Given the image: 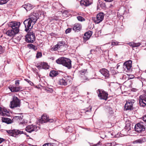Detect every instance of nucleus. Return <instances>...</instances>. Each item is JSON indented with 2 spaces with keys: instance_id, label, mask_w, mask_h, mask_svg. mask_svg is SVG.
<instances>
[{
  "instance_id": "nucleus-54",
  "label": "nucleus",
  "mask_w": 146,
  "mask_h": 146,
  "mask_svg": "<svg viewBox=\"0 0 146 146\" xmlns=\"http://www.w3.org/2000/svg\"><path fill=\"white\" fill-rule=\"evenodd\" d=\"M3 111L2 108L1 107L0 108V114H2V111Z\"/></svg>"
},
{
  "instance_id": "nucleus-32",
  "label": "nucleus",
  "mask_w": 146,
  "mask_h": 146,
  "mask_svg": "<svg viewBox=\"0 0 146 146\" xmlns=\"http://www.w3.org/2000/svg\"><path fill=\"white\" fill-rule=\"evenodd\" d=\"M42 69H48L49 68V66L46 63H42Z\"/></svg>"
},
{
  "instance_id": "nucleus-60",
  "label": "nucleus",
  "mask_w": 146,
  "mask_h": 146,
  "mask_svg": "<svg viewBox=\"0 0 146 146\" xmlns=\"http://www.w3.org/2000/svg\"><path fill=\"white\" fill-rule=\"evenodd\" d=\"M51 36H52V34H51Z\"/></svg>"
},
{
  "instance_id": "nucleus-7",
  "label": "nucleus",
  "mask_w": 146,
  "mask_h": 146,
  "mask_svg": "<svg viewBox=\"0 0 146 146\" xmlns=\"http://www.w3.org/2000/svg\"><path fill=\"white\" fill-rule=\"evenodd\" d=\"M135 129L136 131L138 132H141L144 131L145 127L142 122H140L135 125Z\"/></svg>"
},
{
  "instance_id": "nucleus-39",
  "label": "nucleus",
  "mask_w": 146,
  "mask_h": 146,
  "mask_svg": "<svg viewBox=\"0 0 146 146\" xmlns=\"http://www.w3.org/2000/svg\"><path fill=\"white\" fill-rule=\"evenodd\" d=\"M125 129L128 130V131H129L131 129L130 124H127L125 127Z\"/></svg>"
},
{
  "instance_id": "nucleus-56",
  "label": "nucleus",
  "mask_w": 146,
  "mask_h": 146,
  "mask_svg": "<svg viewBox=\"0 0 146 146\" xmlns=\"http://www.w3.org/2000/svg\"><path fill=\"white\" fill-rule=\"evenodd\" d=\"M108 146H111V143H107Z\"/></svg>"
},
{
  "instance_id": "nucleus-30",
  "label": "nucleus",
  "mask_w": 146,
  "mask_h": 146,
  "mask_svg": "<svg viewBox=\"0 0 146 146\" xmlns=\"http://www.w3.org/2000/svg\"><path fill=\"white\" fill-rule=\"evenodd\" d=\"M27 46L29 48V49H33L35 51L37 49V48L34 45L32 44H28Z\"/></svg>"
},
{
  "instance_id": "nucleus-18",
  "label": "nucleus",
  "mask_w": 146,
  "mask_h": 146,
  "mask_svg": "<svg viewBox=\"0 0 146 146\" xmlns=\"http://www.w3.org/2000/svg\"><path fill=\"white\" fill-rule=\"evenodd\" d=\"M82 28V26L79 23H76L74 25L73 28V30L76 32H78L80 31Z\"/></svg>"
},
{
  "instance_id": "nucleus-11",
  "label": "nucleus",
  "mask_w": 146,
  "mask_h": 146,
  "mask_svg": "<svg viewBox=\"0 0 146 146\" xmlns=\"http://www.w3.org/2000/svg\"><path fill=\"white\" fill-rule=\"evenodd\" d=\"M133 102L130 100L128 102H127L124 106L125 110H131L133 109Z\"/></svg>"
},
{
  "instance_id": "nucleus-6",
  "label": "nucleus",
  "mask_w": 146,
  "mask_h": 146,
  "mask_svg": "<svg viewBox=\"0 0 146 146\" xmlns=\"http://www.w3.org/2000/svg\"><path fill=\"white\" fill-rule=\"evenodd\" d=\"M20 100L16 96L13 97V100L11 102L10 104V107L11 108L20 106Z\"/></svg>"
},
{
  "instance_id": "nucleus-46",
  "label": "nucleus",
  "mask_w": 146,
  "mask_h": 146,
  "mask_svg": "<svg viewBox=\"0 0 146 146\" xmlns=\"http://www.w3.org/2000/svg\"><path fill=\"white\" fill-rule=\"evenodd\" d=\"M54 121V119H49L48 117V122H52Z\"/></svg>"
},
{
  "instance_id": "nucleus-19",
  "label": "nucleus",
  "mask_w": 146,
  "mask_h": 146,
  "mask_svg": "<svg viewBox=\"0 0 146 146\" xmlns=\"http://www.w3.org/2000/svg\"><path fill=\"white\" fill-rule=\"evenodd\" d=\"M22 7L25 8L27 11H30L33 8V6L30 3H27L23 5Z\"/></svg>"
},
{
  "instance_id": "nucleus-10",
  "label": "nucleus",
  "mask_w": 146,
  "mask_h": 146,
  "mask_svg": "<svg viewBox=\"0 0 146 146\" xmlns=\"http://www.w3.org/2000/svg\"><path fill=\"white\" fill-rule=\"evenodd\" d=\"M71 62L72 61L70 59L66 58L63 66L70 69L72 68Z\"/></svg>"
},
{
  "instance_id": "nucleus-49",
  "label": "nucleus",
  "mask_w": 146,
  "mask_h": 146,
  "mask_svg": "<svg viewBox=\"0 0 146 146\" xmlns=\"http://www.w3.org/2000/svg\"><path fill=\"white\" fill-rule=\"evenodd\" d=\"M143 121L146 123V115H144L142 117Z\"/></svg>"
},
{
  "instance_id": "nucleus-24",
  "label": "nucleus",
  "mask_w": 146,
  "mask_h": 146,
  "mask_svg": "<svg viewBox=\"0 0 146 146\" xmlns=\"http://www.w3.org/2000/svg\"><path fill=\"white\" fill-rule=\"evenodd\" d=\"M66 82L67 85H70L72 82V78L70 76H65L64 77Z\"/></svg>"
},
{
  "instance_id": "nucleus-26",
  "label": "nucleus",
  "mask_w": 146,
  "mask_h": 146,
  "mask_svg": "<svg viewBox=\"0 0 146 146\" xmlns=\"http://www.w3.org/2000/svg\"><path fill=\"white\" fill-rule=\"evenodd\" d=\"M59 83L60 84V85H64V86H66L67 85L64 77L59 80Z\"/></svg>"
},
{
  "instance_id": "nucleus-17",
  "label": "nucleus",
  "mask_w": 146,
  "mask_h": 146,
  "mask_svg": "<svg viewBox=\"0 0 146 146\" xmlns=\"http://www.w3.org/2000/svg\"><path fill=\"white\" fill-rule=\"evenodd\" d=\"M9 88L11 92H18L20 90L22 91L21 90L22 89V88L20 86L17 87L15 86H13L9 87Z\"/></svg>"
},
{
  "instance_id": "nucleus-50",
  "label": "nucleus",
  "mask_w": 146,
  "mask_h": 146,
  "mask_svg": "<svg viewBox=\"0 0 146 146\" xmlns=\"http://www.w3.org/2000/svg\"><path fill=\"white\" fill-rule=\"evenodd\" d=\"M37 67L38 68V69H40L41 68H42V63L40 64V65L37 66Z\"/></svg>"
},
{
  "instance_id": "nucleus-47",
  "label": "nucleus",
  "mask_w": 146,
  "mask_h": 146,
  "mask_svg": "<svg viewBox=\"0 0 146 146\" xmlns=\"http://www.w3.org/2000/svg\"><path fill=\"white\" fill-rule=\"evenodd\" d=\"M109 113L110 114H112L113 113V112L111 108H110L109 109Z\"/></svg>"
},
{
  "instance_id": "nucleus-23",
  "label": "nucleus",
  "mask_w": 146,
  "mask_h": 146,
  "mask_svg": "<svg viewBox=\"0 0 146 146\" xmlns=\"http://www.w3.org/2000/svg\"><path fill=\"white\" fill-rule=\"evenodd\" d=\"M145 141V137H143L138 139L136 140L133 141V144L142 143Z\"/></svg>"
},
{
  "instance_id": "nucleus-9",
  "label": "nucleus",
  "mask_w": 146,
  "mask_h": 146,
  "mask_svg": "<svg viewBox=\"0 0 146 146\" xmlns=\"http://www.w3.org/2000/svg\"><path fill=\"white\" fill-rule=\"evenodd\" d=\"M38 127L36 125H32L27 126L25 128L26 130L28 132L31 133L38 130Z\"/></svg>"
},
{
  "instance_id": "nucleus-53",
  "label": "nucleus",
  "mask_w": 146,
  "mask_h": 146,
  "mask_svg": "<svg viewBox=\"0 0 146 146\" xmlns=\"http://www.w3.org/2000/svg\"><path fill=\"white\" fill-rule=\"evenodd\" d=\"M106 2H111L113 1V0H104Z\"/></svg>"
},
{
  "instance_id": "nucleus-27",
  "label": "nucleus",
  "mask_w": 146,
  "mask_h": 146,
  "mask_svg": "<svg viewBox=\"0 0 146 146\" xmlns=\"http://www.w3.org/2000/svg\"><path fill=\"white\" fill-rule=\"evenodd\" d=\"M3 121L7 124H9L12 123V121L10 119L5 117L3 118Z\"/></svg>"
},
{
  "instance_id": "nucleus-25",
  "label": "nucleus",
  "mask_w": 146,
  "mask_h": 146,
  "mask_svg": "<svg viewBox=\"0 0 146 146\" xmlns=\"http://www.w3.org/2000/svg\"><path fill=\"white\" fill-rule=\"evenodd\" d=\"M58 74L57 71L53 70L50 71L49 75L50 76L53 77L57 76Z\"/></svg>"
},
{
  "instance_id": "nucleus-14",
  "label": "nucleus",
  "mask_w": 146,
  "mask_h": 146,
  "mask_svg": "<svg viewBox=\"0 0 146 146\" xmlns=\"http://www.w3.org/2000/svg\"><path fill=\"white\" fill-rule=\"evenodd\" d=\"M92 31H88L83 36L84 41L86 42L89 40L92 35Z\"/></svg>"
},
{
  "instance_id": "nucleus-16",
  "label": "nucleus",
  "mask_w": 146,
  "mask_h": 146,
  "mask_svg": "<svg viewBox=\"0 0 146 146\" xmlns=\"http://www.w3.org/2000/svg\"><path fill=\"white\" fill-rule=\"evenodd\" d=\"M100 72L104 76L108 78L110 76L109 71L106 69L102 68L100 69Z\"/></svg>"
},
{
  "instance_id": "nucleus-2",
  "label": "nucleus",
  "mask_w": 146,
  "mask_h": 146,
  "mask_svg": "<svg viewBox=\"0 0 146 146\" xmlns=\"http://www.w3.org/2000/svg\"><path fill=\"white\" fill-rule=\"evenodd\" d=\"M6 131L9 135L16 137L24 133L23 131H21L19 129H13L6 130Z\"/></svg>"
},
{
  "instance_id": "nucleus-51",
  "label": "nucleus",
  "mask_w": 146,
  "mask_h": 146,
  "mask_svg": "<svg viewBox=\"0 0 146 146\" xmlns=\"http://www.w3.org/2000/svg\"><path fill=\"white\" fill-rule=\"evenodd\" d=\"M5 140L4 139L0 137V143H1Z\"/></svg>"
},
{
  "instance_id": "nucleus-1",
  "label": "nucleus",
  "mask_w": 146,
  "mask_h": 146,
  "mask_svg": "<svg viewBox=\"0 0 146 146\" xmlns=\"http://www.w3.org/2000/svg\"><path fill=\"white\" fill-rule=\"evenodd\" d=\"M39 18L37 13H33L31 14L29 18L23 22L25 28V31L26 32L31 31Z\"/></svg>"
},
{
  "instance_id": "nucleus-37",
  "label": "nucleus",
  "mask_w": 146,
  "mask_h": 146,
  "mask_svg": "<svg viewBox=\"0 0 146 146\" xmlns=\"http://www.w3.org/2000/svg\"><path fill=\"white\" fill-rule=\"evenodd\" d=\"M86 71L87 70L82 69V70H80L79 71V72L80 74L82 75H84L86 73Z\"/></svg>"
},
{
  "instance_id": "nucleus-13",
  "label": "nucleus",
  "mask_w": 146,
  "mask_h": 146,
  "mask_svg": "<svg viewBox=\"0 0 146 146\" xmlns=\"http://www.w3.org/2000/svg\"><path fill=\"white\" fill-rule=\"evenodd\" d=\"M18 32L13 29L9 30L6 33V34L9 36L13 37Z\"/></svg>"
},
{
  "instance_id": "nucleus-45",
  "label": "nucleus",
  "mask_w": 146,
  "mask_h": 146,
  "mask_svg": "<svg viewBox=\"0 0 146 146\" xmlns=\"http://www.w3.org/2000/svg\"><path fill=\"white\" fill-rule=\"evenodd\" d=\"M47 91L49 92L50 93H52L53 91V90L52 88H48L46 89Z\"/></svg>"
},
{
  "instance_id": "nucleus-61",
  "label": "nucleus",
  "mask_w": 146,
  "mask_h": 146,
  "mask_svg": "<svg viewBox=\"0 0 146 146\" xmlns=\"http://www.w3.org/2000/svg\"><path fill=\"white\" fill-rule=\"evenodd\" d=\"M96 146V145H94V146Z\"/></svg>"
},
{
  "instance_id": "nucleus-35",
  "label": "nucleus",
  "mask_w": 146,
  "mask_h": 146,
  "mask_svg": "<svg viewBox=\"0 0 146 146\" xmlns=\"http://www.w3.org/2000/svg\"><path fill=\"white\" fill-rule=\"evenodd\" d=\"M9 0H0V5L6 3Z\"/></svg>"
},
{
  "instance_id": "nucleus-55",
  "label": "nucleus",
  "mask_w": 146,
  "mask_h": 146,
  "mask_svg": "<svg viewBox=\"0 0 146 146\" xmlns=\"http://www.w3.org/2000/svg\"><path fill=\"white\" fill-rule=\"evenodd\" d=\"M29 83L30 84L31 86H32L33 84V83L30 81V82H29Z\"/></svg>"
},
{
  "instance_id": "nucleus-22",
  "label": "nucleus",
  "mask_w": 146,
  "mask_h": 146,
  "mask_svg": "<svg viewBox=\"0 0 146 146\" xmlns=\"http://www.w3.org/2000/svg\"><path fill=\"white\" fill-rule=\"evenodd\" d=\"M66 58L60 57L56 60V62L59 64H62L63 65L65 59Z\"/></svg>"
},
{
  "instance_id": "nucleus-12",
  "label": "nucleus",
  "mask_w": 146,
  "mask_h": 146,
  "mask_svg": "<svg viewBox=\"0 0 146 146\" xmlns=\"http://www.w3.org/2000/svg\"><path fill=\"white\" fill-rule=\"evenodd\" d=\"M104 14L102 13H100L97 14L96 16V19L95 21L96 23H99L101 22L103 19Z\"/></svg>"
},
{
  "instance_id": "nucleus-62",
  "label": "nucleus",
  "mask_w": 146,
  "mask_h": 146,
  "mask_svg": "<svg viewBox=\"0 0 146 146\" xmlns=\"http://www.w3.org/2000/svg\"><path fill=\"white\" fill-rule=\"evenodd\" d=\"M0 146H3V145H0Z\"/></svg>"
},
{
  "instance_id": "nucleus-41",
  "label": "nucleus",
  "mask_w": 146,
  "mask_h": 146,
  "mask_svg": "<svg viewBox=\"0 0 146 146\" xmlns=\"http://www.w3.org/2000/svg\"><path fill=\"white\" fill-rule=\"evenodd\" d=\"M42 56V53L41 52H38L36 55V57L37 58H38Z\"/></svg>"
},
{
  "instance_id": "nucleus-59",
  "label": "nucleus",
  "mask_w": 146,
  "mask_h": 146,
  "mask_svg": "<svg viewBox=\"0 0 146 146\" xmlns=\"http://www.w3.org/2000/svg\"><path fill=\"white\" fill-rule=\"evenodd\" d=\"M86 80H88V78H87L86 77Z\"/></svg>"
},
{
  "instance_id": "nucleus-43",
  "label": "nucleus",
  "mask_w": 146,
  "mask_h": 146,
  "mask_svg": "<svg viewBox=\"0 0 146 146\" xmlns=\"http://www.w3.org/2000/svg\"><path fill=\"white\" fill-rule=\"evenodd\" d=\"M72 31V29L71 28H68L65 31V33L66 34H68V33H70Z\"/></svg>"
},
{
  "instance_id": "nucleus-8",
  "label": "nucleus",
  "mask_w": 146,
  "mask_h": 146,
  "mask_svg": "<svg viewBox=\"0 0 146 146\" xmlns=\"http://www.w3.org/2000/svg\"><path fill=\"white\" fill-rule=\"evenodd\" d=\"M132 61L129 60L125 62L123 64V68L125 70H127V72H129L132 67Z\"/></svg>"
},
{
  "instance_id": "nucleus-44",
  "label": "nucleus",
  "mask_w": 146,
  "mask_h": 146,
  "mask_svg": "<svg viewBox=\"0 0 146 146\" xmlns=\"http://www.w3.org/2000/svg\"><path fill=\"white\" fill-rule=\"evenodd\" d=\"M67 129L68 130V131L69 132H72V128L71 127L68 126L67 127Z\"/></svg>"
},
{
  "instance_id": "nucleus-33",
  "label": "nucleus",
  "mask_w": 146,
  "mask_h": 146,
  "mask_svg": "<svg viewBox=\"0 0 146 146\" xmlns=\"http://www.w3.org/2000/svg\"><path fill=\"white\" fill-rule=\"evenodd\" d=\"M23 116H14L13 117V120L14 119L16 120H21L23 119Z\"/></svg>"
},
{
  "instance_id": "nucleus-36",
  "label": "nucleus",
  "mask_w": 146,
  "mask_h": 146,
  "mask_svg": "<svg viewBox=\"0 0 146 146\" xmlns=\"http://www.w3.org/2000/svg\"><path fill=\"white\" fill-rule=\"evenodd\" d=\"M2 110H3V111H2V115H3L4 116L5 114H6L4 112L7 113H9V111L6 109H3Z\"/></svg>"
},
{
  "instance_id": "nucleus-58",
  "label": "nucleus",
  "mask_w": 146,
  "mask_h": 146,
  "mask_svg": "<svg viewBox=\"0 0 146 146\" xmlns=\"http://www.w3.org/2000/svg\"><path fill=\"white\" fill-rule=\"evenodd\" d=\"M119 66H120V65L119 64H117V68H116L117 69H118Z\"/></svg>"
},
{
  "instance_id": "nucleus-57",
  "label": "nucleus",
  "mask_w": 146,
  "mask_h": 146,
  "mask_svg": "<svg viewBox=\"0 0 146 146\" xmlns=\"http://www.w3.org/2000/svg\"><path fill=\"white\" fill-rule=\"evenodd\" d=\"M25 80L28 83H29V82H30V81L28 79H25Z\"/></svg>"
},
{
  "instance_id": "nucleus-52",
  "label": "nucleus",
  "mask_w": 146,
  "mask_h": 146,
  "mask_svg": "<svg viewBox=\"0 0 146 146\" xmlns=\"http://www.w3.org/2000/svg\"><path fill=\"white\" fill-rule=\"evenodd\" d=\"M3 52V49L2 46H0V54L2 53Z\"/></svg>"
},
{
  "instance_id": "nucleus-31",
  "label": "nucleus",
  "mask_w": 146,
  "mask_h": 146,
  "mask_svg": "<svg viewBox=\"0 0 146 146\" xmlns=\"http://www.w3.org/2000/svg\"><path fill=\"white\" fill-rule=\"evenodd\" d=\"M139 103L141 106L145 107L146 106V102L143 100H139Z\"/></svg>"
},
{
  "instance_id": "nucleus-28",
  "label": "nucleus",
  "mask_w": 146,
  "mask_h": 146,
  "mask_svg": "<svg viewBox=\"0 0 146 146\" xmlns=\"http://www.w3.org/2000/svg\"><path fill=\"white\" fill-rule=\"evenodd\" d=\"M42 146H58V145L55 143H47L44 144Z\"/></svg>"
},
{
  "instance_id": "nucleus-4",
  "label": "nucleus",
  "mask_w": 146,
  "mask_h": 146,
  "mask_svg": "<svg viewBox=\"0 0 146 146\" xmlns=\"http://www.w3.org/2000/svg\"><path fill=\"white\" fill-rule=\"evenodd\" d=\"M97 93L98 97L100 99L106 100L107 99L108 94L107 92L102 90L100 89L97 91Z\"/></svg>"
},
{
  "instance_id": "nucleus-5",
  "label": "nucleus",
  "mask_w": 146,
  "mask_h": 146,
  "mask_svg": "<svg viewBox=\"0 0 146 146\" xmlns=\"http://www.w3.org/2000/svg\"><path fill=\"white\" fill-rule=\"evenodd\" d=\"M21 23L20 22L16 21H12L9 22L8 24L9 27H11L13 30L19 32V28L20 26Z\"/></svg>"
},
{
  "instance_id": "nucleus-29",
  "label": "nucleus",
  "mask_w": 146,
  "mask_h": 146,
  "mask_svg": "<svg viewBox=\"0 0 146 146\" xmlns=\"http://www.w3.org/2000/svg\"><path fill=\"white\" fill-rule=\"evenodd\" d=\"M139 100L146 102V95L143 94L140 96Z\"/></svg>"
},
{
  "instance_id": "nucleus-34",
  "label": "nucleus",
  "mask_w": 146,
  "mask_h": 146,
  "mask_svg": "<svg viewBox=\"0 0 146 146\" xmlns=\"http://www.w3.org/2000/svg\"><path fill=\"white\" fill-rule=\"evenodd\" d=\"M78 20L80 21H85V19L83 17L81 16H78L77 17Z\"/></svg>"
},
{
  "instance_id": "nucleus-48",
  "label": "nucleus",
  "mask_w": 146,
  "mask_h": 146,
  "mask_svg": "<svg viewBox=\"0 0 146 146\" xmlns=\"http://www.w3.org/2000/svg\"><path fill=\"white\" fill-rule=\"evenodd\" d=\"M20 80H16L15 81V84L17 86L19 85V84Z\"/></svg>"
},
{
  "instance_id": "nucleus-20",
  "label": "nucleus",
  "mask_w": 146,
  "mask_h": 146,
  "mask_svg": "<svg viewBox=\"0 0 146 146\" xmlns=\"http://www.w3.org/2000/svg\"><path fill=\"white\" fill-rule=\"evenodd\" d=\"M91 3V1H90L89 0H81L80 3L81 5H84L86 6L89 5Z\"/></svg>"
},
{
  "instance_id": "nucleus-38",
  "label": "nucleus",
  "mask_w": 146,
  "mask_h": 146,
  "mask_svg": "<svg viewBox=\"0 0 146 146\" xmlns=\"http://www.w3.org/2000/svg\"><path fill=\"white\" fill-rule=\"evenodd\" d=\"M58 44H57L56 45L53 46V47L52 48V50H56L58 49L59 48L58 46Z\"/></svg>"
},
{
  "instance_id": "nucleus-3",
  "label": "nucleus",
  "mask_w": 146,
  "mask_h": 146,
  "mask_svg": "<svg viewBox=\"0 0 146 146\" xmlns=\"http://www.w3.org/2000/svg\"><path fill=\"white\" fill-rule=\"evenodd\" d=\"M27 34L26 36L25 40L28 43H33L35 40V34L32 31L27 32Z\"/></svg>"
},
{
  "instance_id": "nucleus-21",
  "label": "nucleus",
  "mask_w": 146,
  "mask_h": 146,
  "mask_svg": "<svg viewBox=\"0 0 146 146\" xmlns=\"http://www.w3.org/2000/svg\"><path fill=\"white\" fill-rule=\"evenodd\" d=\"M127 44L133 48L138 47L141 44L140 42L135 43L133 42H129Z\"/></svg>"
},
{
  "instance_id": "nucleus-42",
  "label": "nucleus",
  "mask_w": 146,
  "mask_h": 146,
  "mask_svg": "<svg viewBox=\"0 0 146 146\" xmlns=\"http://www.w3.org/2000/svg\"><path fill=\"white\" fill-rule=\"evenodd\" d=\"M63 43L62 42H59L57 44H58V46L59 48H60L62 46L63 47L64 46L63 45Z\"/></svg>"
},
{
  "instance_id": "nucleus-15",
  "label": "nucleus",
  "mask_w": 146,
  "mask_h": 146,
  "mask_svg": "<svg viewBox=\"0 0 146 146\" xmlns=\"http://www.w3.org/2000/svg\"><path fill=\"white\" fill-rule=\"evenodd\" d=\"M48 116L46 114H44L42 115L41 118L39 121L41 123H45L48 122Z\"/></svg>"
},
{
  "instance_id": "nucleus-40",
  "label": "nucleus",
  "mask_w": 146,
  "mask_h": 146,
  "mask_svg": "<svg viewBox=\"0 0 146 146\" xmlns=\"http://www.w3.org/2000/svg\"><path fill=\"white\" fill-rule=\"evenodd\" d=\"M119 42H112L111 43V46H117L119 45Z\"/></svg>"
}]
</instances>
